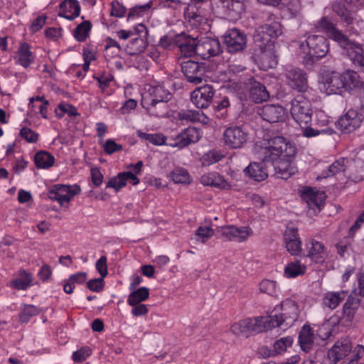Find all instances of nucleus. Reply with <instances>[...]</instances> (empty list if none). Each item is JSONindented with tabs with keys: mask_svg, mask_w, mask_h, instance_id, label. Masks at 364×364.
<instances>
[{
	"mask_svg": "<svg viewBox=\"0 0 364 364\" xmlns=\"http://www.w3.org/2000/svg\"><path fill=\"white\" fill-rule=\"evenodd\" d=\"M149 296V290L146 287H140L130 293L127 299V303L130 306H136L146 301Z\"/></svg>",
	"mask_w": 364,
	"mask_h": 364,
	"instance_id": "obj_41",
	"label": "nucleus"
},
{
	"mask_svg": "<svg viewBox=\"0 0 364 364\" xmlns=\"http://www.w3.org/2000/svg\"><path fill=\"white\" fill-rule=\"evenodd\" d=\"M244 0H220L223 7H225L229 15L232 18H237L245 10Z\"/></svg>",
	"mask_w": 364,
	"mask_h": 364,
	"instance_id": "obj_38",
	"label": "nucleus"
},
{
	"mask_svg": "<svg viewBox=\"0 0 364 364\" xmlns=\"http://www.w3.org/2000/svg\"><path fill=\"white\" fill-rule=\"evenodd\" d=\"M301 308L293 297L283 299L277 304L269 316H263L267 330L280 326L290 327L298 321Z\"/></svg>",
	"mask_w": 364,
	"mask_h": 364,
	"instance_id": "obj_2",
	"label": "nucleus"
},
{
	"mask_svg": "<svg viewBox=\"0 0 364 364\" xmlns=\"http://www.w3.org/2000/svg\"><path fill=\"white\" fill-rule=\"evenodd\" d=\"M20 135L30 143L36 142L38 138V134L28 127H23L20 131Z\"/></svg>",
	"mask_w": 364,
	"mask_h": 364,
	"instance_id": "obj_56",
	"label": "nucleus"
},
{
	"mask_svg": "<svg viewBox=\"0 0 364 364\" xmlns=\"http://www.w3.org/2000/svg\"><path fill=\"white\" fill-rule=\"evenodd\" d=\"M200 138L198 129L195 127H188L180 133H173L171 136L166 137V144L168 146L184 148L190 144L197 142Z\"/></svg>",
	"mask_w": 364,
	"mask_h": 364,
	"instance_id": "obj_6",
	"label": "nucleus"
},
{
	"mask_svg": "<svg viewBox=\"0 0 364 364\" xmlns=\"http://www.w3.org/2000/svg\"><path fill=\"white\" fill-rule=\"evenodd\" d=\"M59 111L55 110V115L58 118H62L66 113L70 117H75L78 115L75 107L68 103H60L58 106Z\"/></svg>",
	"mask_w": 364,
	"mask_h": 364,
	"instance_id": "obj_50",
	"label": "nucleus"
},
{
	"mask_svg": "<svg viewBox=\"0 0 364 364\" xmlns=\"http://www.w3.org/2000/svg\"><path fill=\"white\" fill-rule=\"evenodd\" d=\"M336 248L338 255L342 257L350 256V252L352 251L351 243L347 238L338 242L336 245Z\"/></svg>",
	"mask_w": 364,
	"mask_h": 364,
	"instance_id": "obj_53",
	"label": "nucleus"
},
{
	"mask_svg": "<svg viewBox=\"0 0 364 364\" xmlns=\"http://www.w3.org/2000/svg\"><path fill=\"white\" fill-rule=\"evenodd\" d=\"M306 256L316 263L322 264L328 257L324 245L315 240H311L306 244Z\"/></svg>",
	"mask_w": 364,
	"mask_h": 364,
	"instance_id": "obj_21",
	"label": "nucleus"
},
{
	"mask_svg": "<svg viewBox=\"0 0 364 364\" xmlns=\"http://www.w3.org/2000/svg\"><path fill=\"white\" fill-rule=\"evenodd\" d=\"M38 275L43 282L48 281L51 275H52V270L49 265L44 264L39 270Z\"/></svg>",
	"mask_w": 364,
	"mask_h": 364,
	"instance_id": "obj_63",
	"label": "nucleus"
},
{
	"mask_svg": "<svg viewBox=\"0 0 364 364\" xmlns=\"http://www.w3.org/2000/svg\"><path fill=\"white\" fill-rule=\"evenodd\" d=\"M181 68L182 73L190 83L200 84L205 77L206 66L203 63L189 60L182 62Z\"/></svg>",
	"mask_w": 364,
	"mask_h": 364,
	"instance_id": "obj_8",
	"label": "nucleus"
},
{
	"mask_svg": "<svg viewBox=\"0 0 364 364\" xmlns=\"http://www.w3.org/2000/svg\"><path fill=\"white\" fill-rule=\"evenodd\" d=\"M293 344V338L290 336L283 337L276 341L273 345V350L270 355L282 354L288 348H290Z\"/></svg>",
	"mask_w": 364,
	"mask_h": 364,
	"instance_id": "obj_45",
	"label": "nucleus"
},
{
	"mask_svg": "<svg viewBox=\"0 0 364 364\" xmlns=\"http://www.w3.org/2000/svg\"><path fill=\"white\" fill-rule=\"evenodd\" d=\"M301 49L305 53L304 61L306 65H311L315 61L324 57L328 51V40L322 36H310L306 40V45L301 44Z\"/></svg>",
	"mask_w": 364,
	"mask_h": 364,
	"instance_id": "obj_3",
	"label": "nucleus"
},
{
	"mask_svg": "<svg viewBox=\"0 0 364 364\" xmlns=\"http://www.w3.org/2000/svg\"><path fill=\"white\" fill-rule=\"evenodd\" d=\"M267 331L263 316L248 318L235 323L231 326V331L235 334L248 332L259 333Z\"/></svg>",
	"mask_w": 364,
	"mask_h": 364,
	"instance_id": "obj_12",
	"label": "nucleus"
},
{
	"mask_svg": "<svg viewBox=\"0 0 364 364\" xmlns=\"http://www.w3.org/2000/svg\"><path fill=\"white\" fill-rule=\"evenodd\" d=\"M359 306L360 299L351 295L348 296L343 306L342 319L346 322L353 321Z\"/></svg>",
	"mask_w": 364,
	"mask_h": 364,
	"instance_id": "obj_28",
	"label": "nucleus"
},
{
	"mask_svg": "<svg viewBox=\"0 0 364 364\" xmlns=\"http://www.w3.org/2000/svg\"><path fill=\"white\" fill-rule=\"evenodd\" d=\"M33 276L25 270H20L16 278L11 280L9 286L18 290H26L31 286Z\"/></svg>",
	"mask_w": 364,
	"mask_h": 364,
	"instance_id": "obj_34",
	"label": "nucleus"
},
{
	"mask_svg": "<svg viewBox=\"0 0 364 364\" xmlns=\"http://www.w3.org/2000/svg\"><path fill=\"white\" fill-rule=\"evenodd\" d=\"M91 28V22L90 21H84L74 29L73 36L77 41L83 42L87 38Z\"/></svg>",
	"mask_w": 364,
	"mask_h": 364,
	"instance_id": "obj_44",
	"label": "nucleus"
},
{
	"mask_svg": "<svg viewBox=\"0 0 364 364\" xmlns=\"http://www.w3.org/2000/svg\"><path fill=\"white\" fill-rule=\"evenodd\" d=\"M259 114L269 123L279 122L284 118V109L279 105H266L262 108Z\"/></svg>",
	"mask_w": 364,
	"mask_h": 364,
	"instance_id": "obj_24",
	"label": "nucleus"
},
{
	"mask_svg": "<svg viewBox=\"0 0 364 364\" xmlns=\"http://www.w3.org/2000/svg\"><path fill=\"white\" fill-rule=\"evenodd\" d=\"M307 267L299 260L288 263L284 269V276L288 279L296 278L304 275L306 272Z\"/></svg>",
	"mask_w": 364,
	"mask_h": 364,
	"instance_id": "obj_35",
	"label": "nucleus"
},
{
	"mask_svg": "<svg viewBox=\"0 0 364 364\" xmlns=\"http://www.w3.org/2000/svg\"><path fill=\"white\" fill-rule=\"evenodd\" d=\"M319 26L326 33L328 38L337 42L339 45H348V37L338 30L327 17H323L319 21Z\"/></svg>",
	"mask_w": 364,
	"mask_h": 364,
	"instance_id": "obj_23",
	"label": "nucleus"
},
{
	"mask_svg": "<svg viewBox=\"0 0 364 364\" xmlns=\"http://www.w3.org/2000/svg\"><path fill=\"white\" fill-rule=\"evenodd\" d=\"M201 182H225L223 178L217 172L208 173L202 177Z\"/></svg>",
	"mask_w": 364,
	"mask_h": 364,
	"instance_id": "obj_62",
	"label": "nucleus"
},
{
	"mask_svg": "<svg viewBox=\"0 0 364 364\" xmlns=\"http://www.w3.org/2000/svg\"><path fill=\"white\" fill-rule=\"evenodd\" d=\"M331 7L333 12L341 18L342 21L346 23L348 25L353 23V16L351 12L346 9L342 2L339 1H334Z\"/></svg>",
	"mask_w": 364,
	"mask_h": 364,
	"instance_id": "obj_39",
	"label": "nucleus"
},
{
	"mask_svg": "<svg viewBox=\"0 0 364 364\" xmlns=\"http://www.w3.org/2000/svg\"><path fill=\"white\" fill-rule=\"evenodd\" d=\"M218 231L222 239L238 242H245L253 235V230L249 226L225 225L218 228Z\"/></svg>",
	"mask_w": 364,
	"mask_h": 364,
	"instance_id": "obj_9",
	"label": "nucleus"
},
{
	"mask_svg": "<svg viewBox=\"0 0 364 364\" xmlns=\"http://www.w3.org/2000/svg\"><path fill=\"white\" fill-rule=\"evenodd\" d=\"M213 96V87L210 85H205L192 92L191 101L198 108L203 109L210 105Z\"/></svg>",
	"mask_w": 364,
	"mask_h": 364,
	"instance_id": "obj_20",
	"label": "nucleus"
},
{
	"mask_svg": "<svg viewBox=\"0 0 364 364\" xmlns=\"http://www.w3.org/2000/svg\"><path fill=\"white\" fill-rule=\"evenodd\" d=\"M291 114L298 124L306 125L311 121L313 109L309 100L303 95H297L291 100Z\"/></svg>",
	"mask_w": 364,
	"mask_h": 364,
	"instance_id": "obj_4",
	"label": "nucleus"
},
{
	"mask_svg": "<svg viewBox=\"0 0 364 364\" xmlns=\"http://www.w3.org/2000/svg\"><path fill=\"white\" fill-rule=\"evenodd\" d=\"M244 172L245 175L257 182L263 181L268 177V173L263 164L257 162L250 163L245 168Z\"/></svg>",
	"mask_w": 364,
	"mask_h": 364,
	"instance_id": "obj_30",
	"label": "nucleus"
},
{
	"mask_svg": "<svg viewBox=\"0 0 364 364\" xmlns=\"http://www.w3.org/2000/svg\"><path fill=\"white\" fill-rule=\"evenodd\" d=\"M183 41L179 39V41H176L181 55L185 57H192L194 55H198V41L189 36H183Z\"/></svg>",
	"mask_w": 364,
	"mask_h": 364,
	"instance_id": "obj_32",
	"label": "nucleus"
},
{
	"mask_svg": "<svg viewBox=\"0 0 364 364\" xmlns=\"http://www.w3.org/2000/svg\"><path fill=\"white\" fill-rule=\"evenodd\" d=\"M223 45L230 53L242 52L247 44L246 35L239 29L232 28L223 36Z\"/></svg>",
	"mask_w": 364,
	"mask_h": 364,
	"instance_id": "obj_7",
	"label": "nucleus"
},
{
	"mask_svg": "<svg viewBox=\"0 0 364 364\" xmlns=\"http://www.w3.org/2000/svg\"><path fill=\"white\" fill-rule=\"evenodd\" d=\"M299 343L303 350L308 352L314 342V334L309 325H304L299 333Z\"/></svg>",
	"mask_w": 364,
	"mask_h": 364,
	"instance_id": "obj_36",
	"label": "nucleus"
},
{
	"mask_svg": "<svg viewBox=\"0 0 364 364\" xmlns=\"http://www.w3.org/2000/svg\"><path fill=\"white\" fill-rule=\"evenodd\" d=\"M105 277H100L97 279H93L90 280L87 283V286L89 288L90 290L99 292L103 289V287L105 286Z\"/></svg>",
	"mask_w": 364,
	"mask_h": 364,
	"instance_id": "obj_57",
	"label": "nucleus"
},
{
	"mask_svg": "<svg viewBox=\"0 0 364 364\" xmlns=\"http://www.w3.org/2000/svg\"><path fill=\"white\" fill-rule=\"evenodd\" d=\"M238 85L239 90H242L246 85L249 87L250 97L256 103L266 101L269 97L266 87L261 82L255 80L252 77L249 78L247 82H240Z\"/></svg>",
	"mask_w": 364,
	"mask_h": 364,
	"instance_id": "obj_19",
	"label": "nucleus"
},
{
	"mask_svg": "<svg viewBox=\"0 0 364 364\" xmlns=\"http://www.w3.org/2000/svg\"><path fill=\"white\" fill-rule=\"evenodd\" d=\"M96 269L102 277H105L107 274V257H101L95 264Z\"/></svg>",
	"mask_w": 364,
	"mask_h": 364,
	"instance_id": "obj_60",
	"label": "nucleus"
},
{
	"mask_svg": "<svg viewBox=\"0 0 364 364\" xmlns=\"http://www.w3.org/2000/svg\"><path fill=\"white\" fill-rule=\"evenodd\" d=\"M348 44L349 45H340V46L342 48L347 50L348 55L351 56L355 65L364 67V50L362 46L350 41L348 38Z\"/></svg>",
	"mask_w": 364,
	"mask_h": 364,
	"instance_id": "obj_26",
	"label": "nucleus"
},
{
	"mask_svg": "<svg viewBox=\"0 0 364 364\" xmlns=\"http://www.w3.org/2000/svg\"><path fill=\"white\" fill-rule=\"evenodd\" d=\"M18 63L23 66L27 68L33 62V57L28 43H23L21 44L18 51Z\"/></svg>",
	"mask_w": 364,
	"mask_h": 364,
	"instance_id": "obj_42",
	"label": "nucleus"
},
{
	"mask_svg": "<svg viewBox=\"0 0 364 364\" xmlns=\"http://www.w3.org/2000/svg\"><path fill=\"white\" fill-rule=\"evenodd\" d=\"M146 38H145L144 36H140L137 38L132 39L129 43V46H128V48L134 49V46H136V48L133 52L130 53V54L135 55L138 53L143 51L146 47Z\"/></svg>",
	"mask_w": 364,
	"mask_h": 364,
	"instance_id": "obj_52",
	"label": "nucleus"
},
{
	"mask_svg": "<svg viewBox=\"0 0 364 364\" xmlns=\"http://www.w3.org/2000/svg\"><path fill=\"white\" fill-rule=\"evenodd\" d=\"M285 77L291 88L300 92H305L308 90L307 75L303 70L289 66L286 68Z\"/></svg>",
	"mask_w": 364,
	"mask_h": 364,
	"instance_id": "obj_11",
	"label": "nucleus"
},
{
	"mask_svg": "<svg viewBox=\"0 0 364 364\" xmlns=\"http://www.w3.org/2000/svg\"><path fill=\"white\" fill-rule=\"evenodd\" d=\"M347 296V290L328 291L321 298V306L323 309L333 311L339 306Z\"/></svg>",
	"mask_w": 364,
	"mask_h": 364,
	"instance_id": "obj_22",
	"label": "nucleus"
},
{
	"mask_svg": "<svg viewBox=\"0 0 364 364\" xmlns=\"http://www.w3.org/2000/svg\"><path fill=\"white\" fill-rule=\"evenodd\" d=\"M296 145L282 136H274L264 139L261 149L263 162L274 164L275 179L287 180L295 173L291 162L296 156Z\"/></svg>",
	"mask_w": 364,
	"mask_h": 364,
	"instance_id": "obj_1",
	"label": "nucleus"
},
{
	"mask_svg": "<svg viewBox=\"0 0 364 364\" xmlns=\"http://www.w3.org/2000/svg\"><path fill=\"white\" fill-rule=\"evenodd\" d=\"M352 350V343L348 338L338 340L328 352V358L331 364H336L348 355Z\"/></svg>",
	"mask_w": 364,
	"mask_h": 364,
	"instance_id": "obj_17",
	"label": "nucleus"
},
{
	"mask_svg": "<svg viewBox=\"0 0 364 364\" xmlns=\"http://www.w3.org/2000/svg\"><path fill=\"white\" fill-rule=\"evenodd\" d=\"M170 178L175 183L190 182V175L187 170L177 168L170 173Z\"/></svg>",
	"mask_w": 364,
	"mask_h": 364,
	"instance_id": "obj_47",
	"label": "nucleus"
},
{
	"mask_svg": "<svg viewBox=\"0 0 364 364\" xmlns=\"http://www.w3.org/2000/svg\"><path fill=\"white\" fill-rule=\"evenodd\" d=\"M247 136L246 129L240 126L230 127L223 134L225 144L232 149L242 147L247 143Z\"/></svg>",
	"mask_w": 364,
	"mask_h": 364,
	"instance_id": "obj_13",
	"label": "nucleus"
},
{
	"mask_svg": "<svg viewBox=\"0 0 364 364\" xmlns=\"http://www.w3.org/2000/svg\"><path fill=\"white\" fill-rule=\"evenodd\" d=\"M34 161L38 168H48L55 162V158L46 151H40L35 154Z\"/></svg>",
	"mask_w": 364,
	"mask_h": 364,
	"instance_id": "obj_40",
	"label": "nucleus"
},
{
	"mask_svg": "<svg viewBox=\"0 0 364 364\" xmlns=\"http://www.w3.org/2000/svg\"><path fill=\"white\" fill-rule=\"evenodd\" d=\"M350 166V161L347 158L341 157L328 166L326 170L316 177V179L318 181L326 178H334L341 181L348 178L350 180L351 178V176H348Z\"/></svg>",
	"mask_w": 364,
	"mask_h": 364,
	"instance_id": "obj_5",
	"label": "nucleus"
},
{
	"mask_svg": "<svg viewBox=\"0 0 364 364\" xmlns=\"http://www.w3.org/2000/svg\"><path fill=\"white\" fill-rule=\"evenodd\" d=\"M104 151L107 154H112L115 151H119L122 149L121 144H117L113 139H108L103 145Z\"/></svg>",
	"mask_w": 364,
	"mask_h": 364,
	"instance_id": "obj_58",
	"label": "nucleus"
},
{
	"mask_svg": "<svg viewBox=\"0 0 364 364\" xmlns=\"http://www.w3.org/2000/svg\"><path fill=\"white\" fill-rule=\"evenodd\" d=\"M40 312V309L36 306L31 304L24 305L20 313V319L22 322H28L32 316L38 315Z\"/></svg>",
	"mask_w": 364,
	"mask_h": 364,
	"instance_id": "obj_48",
	"label": "nucleus"
},
{
	"mask_svg": "<svg viewBox=\"0 0 364 364\" xmlns=\"http://www.w3.org/2000/svg\"><path fill=\"white\" fill-rule=\"evenodd\" d=\"M91 355V349L88 347L81 348L73 353V360L77 363L85 360Z\"/></svg>",
	"mask_w": 364,
	"mask_h": 364,
	"instance_id": "obj_55",
	"label": "nucleus"
},
{
	"mask_svg": "<svg viewBox=\"0 0 364 364\" xmlns=\"http://www.w3.org/2000/svg\"><path fill=\"white\" fill-rule=\"evenodd\" d=\"M342 77L345 91L356 90L363 86L359 75L353 70H346L342 73Z\"/></svg>",
	"mask_w": 364,
	"mask_h": 364,
	"instance_id": "obj_33",
	"label": "nucleus"
},
{
	"mask_svg": "<svg viewBox=\"0 0 364 364\" xmlns=\"http://www.w3.org/2000/svg\"><path fill=\"white\" fill-rule=\"evenodd\" d=\"M259 291L270 296L277 295L279 287L275 281L269 279H263L259 285Z\"/></svg>",
	"mask_w": 364,
	"mask_h": 364,
	"instance_id": "obj_46",
	"label": "nucleus"
},
{
	"mask_svg": "<svg viewBox=\"0 0 364 364\" xmlns=\"http://www.w3.org/2000/svg\"><path fill=\"white\" fill-rule=\"evenodd\" d=\"M181 118L183 119L196 122L200 120L199 113L196 111L188 110L180 113Z\"/></svg>",
	"mask_w": 364,
	"mask_h": 364,
	"instance_id": "obj_64",
	"label": "nucleus"
},
{
	"mask_svg": "<svg viewBox=\"0 0 364 364\" xmlns=\"http://www.w3.org/2000/svg\"><path fill=\"white\" fill-rule=\"evenodd\" d=\"M326 90L330 94L341 93L344 90V84L343 81L342 74L333 73L332 75L326 80Z\"/></svg>",
	"mask_w": 364,
	"mask_h": 364,
	"instance_id": "obj_37",
	"label": "nucleus"
},
{
	"mask_svg": "<svg viewBox=\"0 0 364 364\" xmlns=\"http://www.w3.org/2000/svg\"><path fill=\"white\" fill-rule=\"evenodd\" d=\"M60 15L68 20H73L80 12V6L77 0H65L60 5Z\"/></svg>",
	"mask_w": 364,
	"mask_h": 364,
	"instance_id": "obj_31",
	"label": "nucleus"
},
{
	"mask_svg": "<svg viewBox=\"0 0 364 364\" xmlns=\"http://www.w3.org/2000/svg\"><path fill=\"white\" fill-rule=\"evenodd\" d=\"M138 136L141 138L145 139L146 140L150 141L154 145H162L166 144V137L163 134H146L142 132H138Z\"/></svg>",
	"mask_w": 364,
	"mask_h": 364,
	"instance_id": "obj_51",
	"label": "nucleus"
},
{
	"mask_svg": "<svg viewBox=\"0 0 364 364\" xmlns=\"http://www.w3.org/2000/svg\"><path fill=\"white\" fill-rule=\"evenodd\" d=\"M198 55L204 60L217 56L222 53L221 45L218 39L204 38L198 41Z\"/></svg>",
	"mask_w": 364,
	"mask_h": 364,
	"instance_id": "obj_16",
	"label": "nucleus"
},
{
	"mask_svg": "<svg viewBox=\"0 0 364 364\" xmlns=\"http://www.w3.org/2000/svg\"><path fill=\"white\" fill-rule=\"evenodd\" d=\"M184 16L193 27L198 28L207 24V18L193 5H188L184 11Z\"/></svg>",
	"mask_w": 364,
	"mask_h": 364,
	"instance_id": "obj_27",
	"label": "nucleus"
},
{
	"mask_svg": "<svg viewBox=\"0 0 364 364\" xmlns=\"http://www.w3.org/2000/svg\"><path fill=\"white\" fill-rule=\"evenodd\" d=\"M299 193L310 209H316L319 212L323 207L326 198L323 191L315 187L304 186Z\"/></svg>",
	"mask_w": 364,
	"mask_h": 364,
	"instance_id": "obj_10",
	"label": "nucleus"
},
{
	"mask_svg": "<svg viewBox=\"0 0 364 364\" xmlns=\"http://www.w3.org/2000/svg\"><path fill=\"white\" fill-rule=\"evenodd\" d=\"M361 116L353 109L348 110L338 120L336 124L342 133L349 134L360 126Z\"/></svg>",
	"mask_w": 364,
	"mask_h": 364,
	"instance_id": "obj_18",
	"label": "nucleus"
},
{
	"mask_svg": "<svg viewBox=\"0 0 364 364\" xmlns=\"http://www.w3.org/2000/svg\"><path fill=\"white\" fill-rule=\"evenodd\" d=\"M259 28V32L267 33L272 39L277 38L282 33L281 24L275 21L264 23Z\"/></svg>",
	"mask_w": 364,
	"mask_h": 364,
	"instance_id": "obj_43",
	"label": "nucleus"
},
{
	"mask_svg": "<svg viewBox=\"0 0 364 364\" xmlns=\"http://www.w3.org/2000/svg\"><path fill=\"white\" fill-rule=\"evenodd\" d=\"M152 3L149 2L144 5L136 6L132 8L128 14V18H133L134 16H140L143 12L149 9L151 6Z\"/></svg>",
	"mask_w": 364,
	"mask_h": 364,
	"instance_id": "obj_59",
	"label": "nucleus"
},
{
	"mask_svg": "<svg viewBox=\"0 0 364 364\" xmlns=\"http://www.w3.org/2000/svg\"><path fill=\"white\" fill-rule=\"evenodd\" d=\"M214 234V230L210 225H200L196 231L198 239L205 243Z\"/></svg>",
	"mask_w": 364,
	"mask_h": 364,
	"instance_id": "obj_49",
	"label": "nucleus"
},
{
	"mask_svg": "<svg viewBox=\"0 0 364 364\" xmlns=\"http://www.w3.org/2000/svg\"><path fill=\"white\" fill-rule=\"evenodd\" d=\"M128 180L139 182V179L132 171L119 173L117 176H114L108 182H126Z\"/></svg>",
	"mask_w": 364,
	"mask_h": 364,
	"instance_id": "obj_54",
	"label": "nucleus"
},
{
	"mask_svg": "<svg viewBox=\"0 0 364 364\" xmlns=\"http://www.w3.org/2000/svg\"><path fill=\"white\" fill-rule=\"evenodd\" d=\"M80 188L77 184L65 185L58 183L54 186L53 188L49 193V198L51 200L58 201L61 205L67 203L77 193H79Z\"/></svg>",
	"mask_w": 364,
	"mask_h": 364,
	"instance_id": "obj_14",
	"label": "nucleus"
},
{
	"mask_svg": "<svg viewBox=\"0 0 364 364\" xmlns=\"http://www.w3.org/2000/svg\"><path fill=\"white\" fill-rule=\"evenodd\" d=\"M171 95L169 92L164 90L161 86H157L154 88L151 93V100L150 105L152 107H156L159 105V108H166V103L171 100Z\"/></svg>",
	"mask_w": 364,
	"mask_h": 364,
	"instance_id": "obj_29",
	"label": "nucleus"
},
{
	"mask_svg": "<svg viewBox=\"0 0 364 364\" xmlns=\"http://www.w3.org/2000/svg\"><path fill=\"white\" fill-rule=\"evenodd\" d=\"M126 13V8L118 1L112 3L111 15L117 17H122Z\"/></svg>",
	"mask_w": 364,
	"mask_h": 364,
	"instance_id": "obj_61",
	"label": "nucleus"
},
{
	"mask_svg": "<svg viewBox=\"0 0 364 364\" xmlns=\"http://www.w3.org/2000/svg\"><path fill=\"white\" fill-rule=\"evenodd\" d=\"M284 239L287 250L294 256H298L301 253V240L298 233V228L292 225H287Z\"/></svg>",
	"mask_w": 364,
	"mask_h": 364,
	"instance_id": "obj_15",
	"label": "nucleus"
},
{
	"mask_svg": "<svg viewBox=\"0 0 364 364\" xmlns=\"http://www.w3.org/2000/svg\"><path fill=\"white\" fill-rule=\"evenodd\" d=\"M255 47L258 48L259 53L263 55V58L267 56V53L272 50L274 42L267 33L259 32L258 27L253 36Z\"/></svg>",
	"mask_w": 364,
	"mask_h": 364,
	"instance_id": "obj_25",
	"label": "nucleus"
}]
</instances>
